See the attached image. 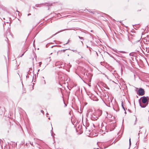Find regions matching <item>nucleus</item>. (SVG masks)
<instances>
[{"mask_svg":"<svg viewBox=\"0 0 149 149\" xmlns=\"http://www.w3.org/2000/svg\"><path fill=\"white\" fill-rule=\"evenodd\" d=\"M113 51L116 54L115 55L117 57H118V58L120 60H124V59L125 58V56L123 54L126 53V52L123 51H118L116 49H113Z\"/></svg>","mask_w":149,"mask_h":149,"instance_id":"1","label":"nucleus"},{"mask_svg":"<svg viewBox=\"0 0 149 149\" xmlns=\"http://www.w3.org/2000/svg\"><path fill=\"white\" fill-rule=\"evenodd\" d=\"M97 112L93 114L91 116V119L93 120H97L99 116H96L95 115V114H96Z\"/></svg>","mask_w":149,"mask_h":149,"instance_id":"2","label":"nucleus"},{"mask_svg":"<svg viewBox=\"0 0 149 149\" xmlns=\"http://www.w3.org/2000/svg\"><path fill=\"white\" fill-rule=\"evenodd\" d=\"M139 95L140 96H143L145 94L144 90L142 88H140L138 91Z\"/></svg>","mask_w":149,"mask_h":149,"instance_id":"3","label":"nucleus"},{"mask_svg":"<svg viewBox=\"0 0 149 149\" xmlns=\"http://www.w3.org/2000/svg\"><path fill=\"white\" fill-rule=\"evenodd\" d=\"M142 102L143 103H147V102H148V100L147 99V97L143 96L142 97Z\"/></svg>","mask_w":149,"mask_h":149,"instance_id":"4","label":"nucleus"},{"mask_svg":"<svg viewBox=\"0 0 149 149\" xmlns=\"http://www.w3.org/2000/svg\"><path fill=\"white\" fill-rule=\"evenodd\" d=\"M139 103L140 104V106L142 107V108H145V107L148 105V102L147 103H141L140 101V100H139Z\"/></svg>","mask_w":149,"mask_h":149,"instance_id":"5","label":"nucleus"},{"mask_svg":"<svg viewBox=\"0 0 149 149\" xmlns=\"http://www.w3.org/2000/svg\"><path fill=\"white\" fill-rule=\"evenodd\" d=\"M134 38L133 37V36L130 35L128 37V40L131 42L133 43Z\"/></svg>","mask_w":149,"mask_h":149,"instance_id":"6","label":"nucleus"},{"mask_svg":"<svg viewBox=\"0 0 149 149\" xmlns=\"http://www.w3.org/2000/svg\"><path fill=\"white\" fill-rule=\"evenodd\" d=\"M121 105H122V106L123 107V108L124 109V110L125 111V109L123 106V102H122V103H121Z\"/></svg>","mask_w":149,"mask_h":149,"instance_id":"7","label":"nucleus"},{"mask_svg":"<svg viewBox=\"0 0 149 149\" xmlns=\"http://www.w3.org/2000/svg\"><path fill=\"white\" fill-rule=\"evenodd\" d=\"M40 4H36V6H35L37 7H40L39 6L40 5Z\"/></svg>","mask_w":149,"mask_h":149,"instance_id":"8","label":"nucleus"},{"mask_svg":"<svg viewBox=\"0 0 149 149\" xmlns=\"http://www.w3.org/2000/svg\"><path fill=\"white\" fill-rule=\"evenodd\" d=\"M79 38L80 39H82V40H84V39H83V37H80V36H79Z\"/></svg>","mask_w":149,"mask_h":149,"instance_id":"9","label":"nucleus"},{"mask_svg":"<svg viewBox=\"0 0 149 149\" xmlns=\"http://www.w3.org/2000/svg\"><path fill=\"white\" fill-rule=\"evenodd\" d=\"M67 49H63V50H61V51H63V52H65V51H66V50H67Z\"/></svg>","mask_w":149,"mask_h":149,"instance_id":"10","label":"nucleus"},{"mask_svg":"<svg viewBox=\"0 0 149 149\" xmlns=\"http://www.w3.org/2000/svg\"><path fill=\"white\" fill-rule=\"evenodd\" d=\"M129 143H130V146L131 145V141H130V138L129 139Z\"/></svg>","mask_w":149,"mask_h":149,"instance_id":"11","label":"nucleus"},{"mask_svg":"<svg viewBox=\"0 0 149 149\" xmlns=\"http://www.w3.org/2000/svg\"><path fill=\"white\" fill-rule=\"evenodd\" d=\"M26 51L24 52V53H23L22 55L21 56H20V57H22L24 55V53Z\"/></svg>","mask_w":149,"mask_h":149,"instance_id":"12","label":"nucleus"},{"mask_svg":"<svg viewBox=\"0 0 149 149\" xmlns=\"http://www.w3.org/2000/svg\"><path fill=\"white\" fill-rule=\"evenodd\" d=\"M39 66H40V67H41V63H42L41 62H39Z\"/></svg>","mask_w":149,"mask_h":149,"instance_id":"13","label":"nucleus"},{"mask_svg":"<svg viewBox=\"0 0 149 149\" xmlns=\"http://www.w3.org/2000/svg\"><path fill=\"white\" fill-rule=\"evenodd\" d=\"M137 118H136V120H135V123H134V125H136V121H137Z\"/></svg>","mask_w":149,"mask_h":149,"instance_id":"14","label":"nucleus"},{"mask_svg":"<svg viewBox=\"0 0 149 149\" xmlns=\"http://www.w3.org/2000/svg\"><path fill=\"white\" fill-rule=\"evenodd\" d=\"M95 53L97 55V56H98V54L97 52H96L95 51Z\"/></svg>","mask_w":149,"mask_h":149,"instance_id":"15","label":"nucleus"},{"mask_svg":"<svg viewBox=\"0 0 149 149\" xmlns=\"http://www.w3.org/2000/svg\"><path fill=\"white\" fill-rule=\"evenodd\" d=\"M30 143L31 144V145L32 146H33V143L32 142L31 143V142H30Z\"/></svg>","mask_w":149,"mask_h":149,"instance_id":"16","label":"nucleus"},{"mask_svg":"<svg viewBox=\"0 0 149 149\" xmlns=\"http://www.w3.org/2000/svg\"><path fill=\"white\" fill-rule=\"evenodd\" d=\"M69 42V40H68V42L66 43H65V44L68 43Z\"/></svg>","mask_w":149,"mask_h":149,"instance_id":"17","label":"nucleus"},{"mask_svg":"<svg viewBox=\"0 0 149 149\" xmlns=\"http://www.w3.org/2000/svg\"><path fill=\"white\" fill-rule=\"evenodd\" d=\"M59 31V32H58V33H56V34H55V35H56V34H57V33H59V32H61V31Z\"/></svg>","mask_w":149,"mask_h":149,"instance_id":"18","label":"nucleus"},{"mask_svg":"<svg viewBox=\"0 0 149 149\" xmlns=\"http://www.w3.org/2000/svg\"><path fill=\"white\" fill-rule=\"evenodd\" d=\"M41 112L42 113H43V112H44V111H43V110H41Z\"/></svg>","mask_w":149,"mask_h":149,"instance_id":"19","label":"nucleus"},{"mask_svg":"<svg viewBox=\"0 0 149 149\" xmlns=\"http://www.w3.org/2000/svg\"><path fill=\"white\" fill-rule=\"evenodd\" d=\"M31 14L29 13V14L28 15H30Z\"/></svg>","mask_w":149,"mask_h":149,"instance_id":"20","label":"nucleus"},{"mask_svg":"<svg viewBox=\"0 0 149 149\" xmlns=\"http://www.w3.org/2000/svg\"><path fill=\"white\" fill-rule=\"evenodd\" d=\"M91 48H90L89 49L91 51Z\"/></svg>","mask_w":149,"mask_h":149,"instance_id":"21","label":"nucleus"},{"mask_svg":"<svg viewBox=\"0 0 149 149\" xmlns=\"http://www.w3.org/2000/svg\"><path fill=\"white\" fill-rule=\"evenodd\" d=\"M16 12H18V13H19V11H18V10L16 11Z\"/></svg>","mask_w":149,"mask_h":149,"instance_id":"22","label":"nucleus"},{"mask_svg":"<svg viewBox=\"0 0 149 149\" xmlns=\"http://www.w3.org/2000/svg\"><path fill=\"white\" fill-rule=\"evenodd\" d=\"M29 72H30V70H29V72H28V73L29 74Z\"/></svg>","mask_w":149,"mask_h":149,"instance_id":"23","label":"nucleus"},{"mask_svg":"<svg viewBox=\"0 0 149 149\" xmlns=\"http://www.w3.org/2000/svg\"><path fill=\"white\" fill-rule=\"evenodd\" d=\"M81 42L82 43V44H83V42H82V41H81Z\"/></svg>","mask_w":149,"mask_h":149,"instance_id":"24","label":"nucleus"},{"mask_svg":"<svg viewBox=\"0 0 149 149\" xmlns=\"http://www.w3.org/2000/svg\"><path fill=\"white\" fill-rule=\"evenodd\" d=\"M87 47H88L87 45Z\"/></svg>","mask_w":149,"mask_h":149,"instance_id":"25","label":"nucleus"},{"mask_svg":"<svg viewBox=\"0 0 149 149\" xmlns=\"http://www.w3.org/2000/svg\"><path fill=\"white\" fill-rule=\"evenodd\" d=\"M33 8H35V7H33Z\"/></svg>","mask_w":149,"mask_h":149,"instance_id":"26","label":"nucleus"},{"mask_svg":"<svg viewBox=\"0 0 149 149\" xmlns=\"http://www.w3.org/2000/svg\"><path fill=\"white\" fill-rule=\"evenodd\" d=\"M48 119H50V118H48Z\"/></svg>","mask_w":149,"mask_h":149,"instance_id":"27","label":"nucleus"},{"mask_svg":"<svg viewBox=\"0 0 149 149\" xmlns=\"http://www.w3.org/2000/svg\"><path fill=\"white\" fill-rule=\"evenodd\" d=\"M125 113H126V111L125 112Z\"/></svg>","mask_w":149,"mask_h":149,"instance_id":"28","label":"nucleus"},{"mask_svg":"<svg viewBox=\"0 0 149 149\" xmlns=\"http://www.w3.org/2000/svg\"><path fill=\"white\" fill-rule=\"evenodd\" d=\"M79 53H80V52H79V53H78V54H79Z\"/></svg>","mask_w":149,"mask_h":149,"instance_id":"29","label":"nucleus"},{"mask_svg":"<svg viewBox=\"0 0 149 149\" xmlns=\"http://www.w3.org/2000/svg\"><path fill=\"white\" fill-rule=\"evenodd\" d=\"M130 55H131V54H130Z\"/></svg>","mask_w":149,"mask_h":149,"instance_id":"30","label":"nucleus"}]
</instances>
